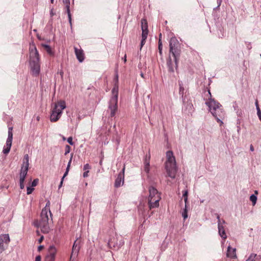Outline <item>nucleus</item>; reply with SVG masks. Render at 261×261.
<instances>
[{"label": "nucleus", "instance_id": "21", "mask_svg": "<svg viewBox=\"0 0 261 261\" xmlns=\"http://www.w3.org/2000/svg\"><path fill=\"white\" fill-rule=\"evenodd\" d=\"M147 33L142 34V40L140 44V49H141L143 46L144 45L146 42V40L147 37Z\"/></svg>", "mask_w": 261, "mask_h": 261}, {"label": "nucleus", "instance_id": "31", "mask_svg": "<svg viewBox=\"0 0 261 261\" xmlns=\"http://www.w3.org/2000/svg\"><path fill=\"white\" fill-rule=\"evenodd\" d=\"M55 258L48 255H47L45 257V261H55Z\"/></svg>", "mask_w": 261, "mask_h": 261}, {"label": "nucleus", "instance_id": "15", "mask_svg": "<svg viewBox=\"0 0 261 261\" xmlns=\"http://www.w3.org/2000/svg\"><path fill=\"white\" fill-rule=\"evenodd\" d=\"M219 233L220 236L224 239H226L227 236L225 233V229L221 223L219 222L218 225Z\"/></svg>", "mask_w": 261, "mask_h": 261}, {"label": "nucleus", "instance_id": "29", "mask_svg": "<svg viewBox=\"0 0 261 261\" xmlns=\"http://www.w3.org/2000/svg\"><path fill=\"white\" fill-rule=\"evenodd\" d=\"M144 171L148 173L150 171V164H144Z\"/></svg>", "mask_w": 261, "mask_h": 261}, {"label": "nucleus", "instance_id": "55", "mask_svg": "<svg viewBox=\"0 0 261 261\" xmlns=\"http://www.w3.org/2000/svg\"><path fill=\"white\" fill-rule=\"evenodd\" d=\"M50 15L51 16L54 15V13H53V9L50 11Z\"/></svg>", "mask_w": 261, "mask_h": 261}, {"label": "nucleus", "instance_id": "35", "mask_svg": "<svg viewBox=\"0 0 261 261\" xmlns=\"http://www.w3.org/2000/svg\"><path fill=\"white\" fill-rule=\"evenodd\" d=\"M91 168V166L89 164H86L84 166L83 169L85 171L89 170Z\"/></svg>", "mask_w": 261, "mask_h": 261}, {"label": "nucleus", "instance_id": "60", "mask_svg": "<svg viewBox=\"0 0 261 261\" xmlns=\"http://www.w3.org/2000/svg\"><path fill=\"white\" fill-rule=\"evenodd\" d=\"M37 120L38 121H39V117H37Z\"/></svg>", "mask_w": 261, "mask_h": 261}, {"label": "nucleus", "instance_id": "4", "mask_svg": "<svg viewBox=\"0 0 261 261\" xmlns=\"http://www.w3.org/2000/svg\"><path fill=\"white\" fill-rule=\"evenodd\" d=\"M166 158L165 169L167 175L172 178H174L177 172V167L175 158L172 151L169 150L166 152Z\"/></svg>", "mask_w": 261, "mask_h": 261}, {"label": "nucleus", "instance_id": "52", "mask_svg": "<svg viewBox=\"0 0 261 261\" xmlns=\"http://www.w3.org/2000/svg\"><path fill=\"white\" fill-rule=\"evenodd\" d=\"M250 150H251V151H254V147H253V146H252V145H250Z\"/></svg>", "mask_w": 261, "mask_h": 261}, {"label": "nucleus", "instance_id": "59", "mask_svg": "<svg viewBox=\"0 0 261 261\" xmlns=\"http://www.w3.org/2000/svg\"><path fill=\"white\" fill-rule=\"evenodd\" d=\"M50 3H51V4H54V0H50Z\"/></svg>", "mask_w": 261, "mask_h": 261}, {"label": "nucleus", "instance_id": "13", "mask_svg": "<svg viewBox=\"0 0 261 261\" xmlns=\"http://www.w3.org/2000/svg\"><path fill=\"white\" fill-rule=\"evenodd\" d=\"M79 247L76 245V241L74 242V243L72 247V250L70 256V260L73 258H74L76 257L79 251Z\"/></svg>", "mask_w": 261, "mask_h": 261}, {"label": "nucleus", "instance_id": "27", "mask_svg": "<svg viewBox=\"0 0 261 261\" xmlns=\"http://www.w3.org/2000/svg\"><path fill=\"white\" fill-rule=\"evenodd\" d=\"M13 140V133L12 132H8V137L7 139V142H12Z\"/></svg>", "mask_w": 261, "mask_h": 261}, {"label": "nucleus", "instance_id": "25", "mask_svg": "<svg viewBox=\"0 0 261 261\" xmlns=\"http://www.w3.org/2000/svg\"><path fill=\"white\" fill-rule=\"evenodd\" d=\"M250 200L252 202L253 205H254L256 202L257 197L254 195H252L250 197Z\"/></svg>", "mask_w": 261, "mask_h": 261}, {"label": "nucleus", "instance_id": "32", "mask_svg": "<svg viewBox=\"0 0 261 261\" xmlns=\"http://www.w3.org/2000/svg\"><path fill=\"white\" fill-rule=\"evenodd\" d=\"M39 182V179L38 178L35 179L32 182V187H35L37 185Z\"/></svg>", "mask_w": 261, "mask_h": 261}, {"label": "nucleus", "instance_id": "34", "mask_svg": "<svg viewBox=\"0 0 261 261\" xmlns=\"http://www.w3.org/2000/svg\"><path fill=\"white\" fill-rule=\"evenodd\" d=\"M114 85H118V74L115 75V76L114 79Z\"/></svg>", "mask_w": 261, "mask_h": 261}, {"label": "nucleus", "instance_id": "9", "mask_svg": "<svg viewBox=\"0 0 261 261\" xmlns=\"http://www.w3.org/2000/svg\"><path fill=\"white\" fill-rule=\"evenodd\" d=\"M10 242V238L8 234H4L0 236V254L5 249L4 244H8Z\"/></svg>", "mask_w": 261, "mask_h": 261}, {"label": "nucleus", "instance_id": "12", "mask_svg": "<svg viewBox=\"0 0 261 261\" xmlns=\"http://www.w3.org/2000/svg\"><path fill=\"white\" fill-rule=\"evenodd\" d=\"M236 250L234 248H231L230 246L227 247L226 256L228 257L234 258L236 257Z\"/></svg>", "mask_w": 261, "mask_h": 261}, {"label": "nucleus", "instance_id": "5", "mask_svg": "<svg viewBox=\"0 0 261 261\" xmlns=\"http://www.w3.org/2000/svg\"><path fill=\"white\" fill-rule=\"evenodd\" d=\"M149 195L148 198V205L150 210L159 206V202L161 199V194L154 188L151 187L149 189Z\"/></svg>", "mask_w": 261, "mask_h": 261}, {"label": "nucleus", "instance_id": "47", "mask_svg": "<svg viewBox=\"0 0 261 261\" xmlns=\"http://www.w3.org/2000/svg\"><path fill=\"white\" fill-rule=\"evenodd\" d=\"M161 34L160 35V39H159V45H160V44H161V45H162V41H161Z\"/></svg>", "mask_w": 261, "mask_h": 261}, {"label": "nucleus", "instance_id": "53", "mask_svg": "<svg viewBox=\"0 0 261 261\" xmlns=\"http://www.w3.org/2000/svg\"><path fill=\"white\" fill-rule=\"evenodd\" d=\"M13 127H9L8 128V132H12Z\"/></svg>", "mask_w": 261, "mask_h": 261}, {"label": "nucleus", "instance_id": "38", "mask_svg": "<svg viewBox=\"0 0 261 261\" xmlns=\"http://www.w3.org/2000/svg\"><path fill=\"white\" fill-rule=\"evenodd\" d=\"M67 142L71 145L73 144V142L72 141V138L71 137H69L67 139Z\"/></svg>", "mask_w": 261, "mask_h": 261}, {"label": "nucleus", "instance_id": "20", "mask_svg": "<svg viewBox=\"0 0 261 261\" xmlns=\"http://www.w3.org/2000/svg\"><path fill=\"white\" fill-rule=\"evenodd\" d=\"M12 146V142L6 141V144L4 147L3 153L4 154H8L11 149Z\"/></svg>", "mask_w": 261, "mask_h": 261}, {"label": "nucleus", "instance_id": "3", "mask_svg": "<svg viewBox=\"0 0 261 261\" xmlns=\"http://www.w3.org/2000/svg\"><path fill=\"white\" fill-rule=\"evenodd\" d=\"M30 66L32 73L37 76L40 72V62L38 51L34 45L30 47Z\"/></svg>", "mask_w": 261, "mask_h": 261}, {"label": "nucleus", "instance_id": "54", "mask_svg": "<svg viewBox=\"0 0 261 261\" xmlns=\"http://www.w3.org/2000/svg\"><path fill=\"white\" fill-rule=\"evenodd\" d=\"M124 62H126V55H125L124 56Z\"/></svg>", "mask_w": 261, "mask_h": 261}, {"label": "nucleus", "instance_id": "28", "mask_svg": "<svg viewBox=\"0 0 261 261\" xmlns=\"http://www.w3.org/2000/svg\"><path fill=\"white\" fill-rule=\"evenodd\" d=\"M182 216L184 217V219H186L188 217V210L187 206H185V208L184 209V212L182 213Z\"/></svg>", "mask_w": 261, "mask_h": 261}, {"label": "nucleus", "instance_id": "18", "mask_svg": "<svg viewBox=\"0 0 261 261\" xmlns=\"http://www.w3.org/2000/svg\"><path fill=\"white\" fill-rule=\"evenodd\" d=\"M57 253V249L53 245L50 246L48 250V256L54 257L55 258V256Z\"/></svg>", "mask_w": 261, "mask_h": 261}, {"label": "nucleus", "instance_id": "16", "mask_svg": "<svg viewBox=\"0 0 261 261\" xmlns=\"http://www.w3.org/2000/svg\"><path fill=\"white\" fill-rule=\"evenodd\" d=\"M141 29L142 33V34L144 33H147L148 34V25H147V22L146 19H142L141 20Z\"/></svg>", "mask_w": 261, "mask_h": 261}, {"label": "nucleus", "instance_id": "44", "mask_svg": "<svg viewBox=\"0 0 261 261\" xmlns=\"http://www.w3.org/2000/svg\"><path fill=\"white\" fill-rule=\"evenodd\" d=\"M41 258L40 255L37 256L35 258V261H41Z\"/></svg>", "mask_w": 261, "mask_h": 261}, {"label": "nucleus", "instance_id": "19", "mask_svg": "<svg viewBox=\"0 0 261 261\" xmlns=\"http://www.w3.org/2000/svg\"><path fill=\"white\" fill-rule=\"evenodd\" d=\"M260 256L256 254L252 253L246 261H260Z\"/></svg>", "mask_w": 261, "mask_h": 261}, {"label": "nucleus", "instance_id": "45", "mask_svg": "<svg viewBox=\"0 0 261 261\" xmlns=\"http://www.w3.org/2000/svg\"><path fill=\"white\" fill-rule=\"evenodd\" d=\"M217 218L218 219V225H219V223H221L220 219V216L218 214H217Z\"/></svg>", "mask_w": 261, "mask_h": 261}, {"label": "nucleus", "instance_id": "26", "mask_svg": "<svg viewBox=\"0 0 261 261\" xmlns=\"http://www.w3.org/2000/svg\"><path fill=\"white\" fill-rule=\"evenodd\" d=\"M42 210H46V213H48L49 212L50 215L51 216V213L50 211V202L48 201L46 204V205L44 208H43Z\"/></svg>", "mask_w": 261, "mask_h": 261}, {"label": "nucleus", "instance_id": "24", "mask_svg": "<svg viewBox=\"0 0 261 261\" xmlns=\"http://www.w3.org/2000/svg\"><path fill=\"white\" fill-rule=\"evenodd\" d=\"M43 46L48 54H49L50 55H53V53L51 50V48H50V47L49 45L44 44V45H43Z\"/></svg>", "mask_w": 261, "mask_h": 261}, {"label": "nucleus", "instance_id": "39", "mask_svg": "<svg viewBox=\"0 0 261 261\" xmlns=\"http://www.w3.org/2000/svg\"><path fill=\"white\" fill-rule=\"evenodd\" d=\"M162 45H158L159 52L160 55H162Z\"/></svg>", "mask_w": 261, "mask_h": 261}, {"label": "nucleus", "instance_id": "41", "mask_svg": "<svg viewBox=\"0 0 261 261\" xmlns=\"http://www.w3.org/2000/svg\"><path fill=\"white\" fill-rule=\"evenodd\" d=\"M89 172V170H87V171H86L84 173H83V176L84 177H87L89 176L88 175V173Z\"/></svg>", "mask_w": 261, "mask_h": 261}, {"label": "nucleus", "instance_id": "49", "mask_svg": "<svg viewBox=\"0 0 261 261\" xmlns=\"http://www.w3.org/2000/svg\"><path fill=\"white\" fill-rule=\"evenodd\" d=\"M20 188L21 189H23L24 188V184L20 183Z\"/></svg>", "mask_w": 261, "mask_h": 261}, {"label": "nucleus", "instance_id": "10", "mask_svg": "<svg viewBox=\"0 0 261 261\" xmlns=\"http://www.w3.org/2000/svg\"><path fill=\"white\" fill-rule=\"evenodd\" d=\"M125 171V165L123 166V168L122 170V173H119L118 175L117 178L115 181V187L116 188H118L120 187L121 181L123 183L124 181V174Z\"/></svg>", "mask_w": 261, "mask_h": 261}, {"label": "nucleus", "instance_id": "57", "mask_svg": "<svg viewBox=\"0 0 261 261\" xmlns=\"http://www.w3.org/2000/svg\"><path fill=\"white\" fill-rule=\"evenodd\" d=\"M208 94L210 95V97H211V92H210V90H208Z\"/></svg>", "mask_w": 261, "mask_h": 261}, {"label": "nucleus", "instance_id": "36", "mask_svg": "<svg viewBox=\"0 0 261 261\" xmlns=\"http://www.w3.org/2000/svg\"><path fill=\"white\" fill-rule=\"evenodd\" d=\"M70 151V147L67 145L66 146H65V154H67V153H68Z\"/></svg>", "mask_w": 261, "mask_h": 261}, {"label": "nucleus", "instance_id": "42", "mask_svg": "<svg viewBox=\"0 0 261 261\" xmlns=\"http://www.w3.org/2000/svg\"><path fill=\"white\" fill-rule=\"evenodd\" d=\"M188 191L187 190L185 191L183 193L184 198L188 197Z\"/></svg>", "mask_w": 261, "mask_h": 261}, {"label": "nucleus", "instance_id": "46", "mask_svg": "<svg viewBox=\"0 0 261 261\" xmlns=\"http://www.w3.org/2000/svg\"><path fill=\"white\" fill-rule=\"evenodd\" d=\"M44 248V246H39L38 248V250L39 251H40L42 249H43Z\"/></svg>", "mask_w": 261, "mask_h": 261}, {"label": "nucleus", "instance_id": "8", "mask_svg": "<svg viewBox=\"0 0 261 261\" xmlns=\"http://www.w3.org/2000/svg\"><path fill=\"white\" fill-rule=\"evenodd\" d=\"M112 93L113 96L110 99L109 109L111 111L110 116L111 117H113L115 116L117 110L118 85H114V87L112 90Z\"/></svg>", "mask_w": 261, "mask_h": 261}, {"label": "nucleus", "instance_id": "58", "mask_svg": "<svg viewBox=\"0 0 261 261\" xmlns=\"http://www.w3.org/2000/svg\"><path fill=\"white\" fill-rule=\"evenodd\" d=\"M225 223V221L224 220H222V222H221V224H224Z\"/></svg>", "mask_w": 261, "mask_h": 261}, {"label": "nucleus", "instance_id": "50", "mask_svg": "<svg viewBox=\"0 0 261 261\" xmlns=\"http://www.w3.org/2000/svg\"><path fill=\"white\" fill-rule=\"evenodd\" d=\"M63 180H64V179L62 178L60 184V185L59 186V188H60L62 186Z\"/></svg>", "mask_w": 261, "mask_h": 261}, {"label": "nucleus", "instance_id": "56", "mask_svg": "<svg viewBox=\"0 0 261 261\" xmlns=\"http://www.w3.org/2000/svg\"><path fill=\"white\" fill-rule=\"evenodd\" d=\"M258 116L260 120H261V113L260 114L259 113V115H258Z\"/></svg>", "mask_w": 261, "mask_h": 261}, {"label": "nucleus", "instance_id": "7", "mask_svg": "<svg viewBox=\"0 0 261 261\" xmlns=\"http://www.w3.org/2000/svg\"><path fill=\"white\" fill-rule=\"evenodd\" d=\"M48 220V216L46 210H42L40 215V219L35 221L34 225L37 227H40L43 233H47L50 230Z\"/></svg>", "mask_w": 261, "mask_h": 261}, {"label": "nucleus", "instance_id": "61", "mask_svg": "<svg viewBox=\"0 0 261 261\" xmlns=\"http://www.w3.org/2000/svg\"><path fill=\"white\" fill-rule=\"evenodd\" d=\"M255 193L256 194H258L257 191H255Z\"/></svg>", "mask_w": 261, "mask_h": 261}, {"label": "nucleus", "instance_id": "63", "mask_svg": "<svg viewBox=\"0 0 261 261\" xmlns=\"http://www.w3.org/2000/svg\"><path fill=\"white\" fill-rule=\"evenodd\" d=\"M141 76H142V77H143V74H142V73L141 74Z\"/></svg>", "mask_w": 261, "mask_h": 261}, {"label": "nucleus", "instance_id": "51", "mask_svg": "<svg viewBox=\"0 0 261 261\" xmlns=\"http://www.w3.org/2000/svg\"><path fill=\"white\" fill-rule=\"evenodd\" d=\"M184 201L185 202V206L186 205L187 206V201H188V197L184 198Z\"/></svg>", "mask_w": 261, "mask_h": 261}, {"label": "nucleus", "instance_id": "33", "mask_svg": "<svg viewBox=\"0 0 261 261\" xmlns=\"http://www.w3.org/2000/svg\"><path fill=\"white\" fill-rule=\"evenodd\" d=\"M34 189L33 188H31L30 187H27V194L30 195L31 194L33 191H34Z\"/></svg>", "mask_w": 261, "mask_h": 261}, {"label": "nucleus", "instance_id": "17", "mask_svg": "<svg viewBox=\"0 0 261 261\" xmlns=\"http://www.w3.org/2000/svg\"><path fill=\"white\" fill-rule=\"evenodd\" d=\"M29 156L28 154L24 155L23 159V163L21 166L22 168H25L29 169Z\"/></svg>", "mask_w": 261, "mask_h": 261}, {"label": "nucleus", "instance_id": "48", "mask_svg": "<svg viewBox=\"0 0 261 261\" xmlns=\"http://www.w3.org/2000/svg\"><path fill=\"white\" fill-rule=\"evenodd\" d=\"M68 172H67L66 170V171H65V173L64 174V175H63V176L62 177V178L64 179L68 175Z\"/></svg>", "mask_w": 261, "mask_h": 261}, {"label": "nucleus", "instance_id": "14", "mask_svg": "<svg viewBox=\"0 0 261 261\" xmlns=\"http://www.w3.org/2000/svg\"><path fill=\"white\" fill-rule=\"evenodd\" d=\"M63 3L65 5V7H66V10H67V14H68V18H69V22H70V24L71 25V14H70V9H69V8H70V1L69 0H63Z\"/></svg>", "mask_w": 261, "mask_h": 261}, {"label": "nucleus", "instance_id": "22", "mask_svg": "<svg viewBox=\"0 0 261 261\" xmlns=\"http://www.w3.org/2000/svg\"><path fill=\"white\" fill-rule=\"evenodd\" d=\"M28 170L29 169H28L21 168L20 172L19 173V176L25 177L27 175Z\"/></svg>", "mask_w": 261, "mask_h": 261}, {"label": "nucleus", "instance_id": "2", "mask_svg": "<svg viewBox=\"0 0 261 261\" xmlns=\"http://www.w3.org/2000/svg\"><path fill=\"white\" fill-rule=\"evenodd\" d=\"M205 104L208 107L212 115L216 118L217 121L221 125L223 123L220 119H222L224 116L222 106L218 101L211 98L205 102Z\"/></svg>", "mask_w": 261, "mask_h": 261}, {"label": "nucleus", "instance_id": "30", "mask_svg": "<svg viewBox=\"0 0 261 261\" xmlns=\"http://www.w3.org/2000/svg\"><path fill=\"white\" fill-rule=\"evenodd\" d=\"M72 154L71 155V156L68 162V165H67V168H66V171L67 172H69V169H70V165H71V161H72Z\"/></svg>", "mask_w": 261, "mask_h": 261}, {"label": "nucleus", "instance_id": "23", "mask_svg": "<svg viewBox=\"0 0 261 261\" xmlns=\"http://www.w3.org/2000/svg\"><path fill=\"white\" fill-rule=\"evenodd\" d=\"M150 151L147 154L144 159V164H150Z\"/></svg>", "mask_w": 261, "mask_h": 261}, {"label": "nucleus", "instance_id": "6", "mask_svg": "<svg viewBox=\"0 0 261 261\" xmlns=\"http://www.w3.org/2000/svg\"><path fill=\"white\" fill-rule=\"evenodd\" d=\"M66 103L64 100H59L55 104L50 116L51 122H57L61 117L62 111L66 108Z\"/></svg>", "mask_w": 261, "mask_h": 261}, {"label": "nucleus", "instance_id": "1", "mask_svg": "<svg viewBox=\"0 0 261 261\" xmlns=\"http://www.w3.org/2000/svg\"><path fill=\"white\" fill-rule=\"evenodd\" d=\"M169 53L171 54L174 58L173 63L170 57L167 60V64L168 70L173 72L174 67L177 68V63L181 53L180 44L175 37H172L169 41Z\"/></svg>", "mask_w": 261, "mask_h": 261}, {"label": "nucleus", "instance_id": "62", "mask_svg": "<svg viewBox=\"0 0 261 261\" xmlns=\"http://www.w3.org/2000/svg\"><path fill=\"white\" fill-rule=\"evenodd\" d=\"M37 233H38V235H39V232L38 230L37 231Z\"/></svg>", "mask_w": 261, "mask_h": 261}, {"label": "nucleus", "instance_id": "37", "mask_svg": "<svg viewBox=\"0 0 261 261\" xmlns=\"http://www.w3.org/2000/svg\"><path fill=\"white\" fill-rule=\"evenodd\" d=\"M255 105H256V109H257V115H259V113L260 114V110L259 106H258L257 100H256Z\"/></svg>", "mask_w": 261, "mask_h": 261}, {"label": "nucleus", "instance_id": "40", "mask_svg": "<svg viewBox=\"0 0 261 261\" xmlns=\"http://www.w3.org/2000/svg\"><path fill=\"white\" fill-rule=\"evenodd\" d=\"M25 178V177H23L21 176H19V182L23 184Z\"/></svg>", "mask_w": 261, "mask_h": 261}, {"label": "nucleus", "instance_id": "43", "mask_svg": "<svg viewBox=\"0 0 261 261\" xmlns=\"http://www.w3.org/2000/svg\"><path fill=\"white\" fill-rule=\"evenodd\" d=\"M43 239H44V237H43V236H42L40 237V238L38 240V243H39V244H41V243L42 242V241H43Z\"/></svg>", "mask_w": 261, "mask_h": 261}, {"label": "nucleus", "instance_id": "11", "mask_svg": "<svg viewBox=\"0 0 261 261\" xmlns=\"http://www.w3.org/2000/svg\"><path fill=\"white\" fill-rule=\"evenodd\" d=\"M75 54L76 58L80 62H82L85 59L84 53L83 50L80 48H77L76 47H74Z\"/></svg>", "mask_w": 261, "mask_h": 261}]
</instances>
